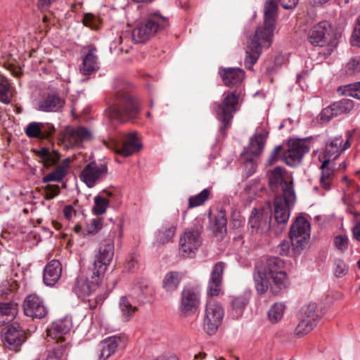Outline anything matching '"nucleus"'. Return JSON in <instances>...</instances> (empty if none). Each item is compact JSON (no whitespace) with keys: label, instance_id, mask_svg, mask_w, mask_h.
Segmentation results:
<instances>
[{"label":"nucleus","instance_id":"obj_1","mask_svg":"<svg viewBox=\"0 0 360 360\" xmlns=\"http://www.w3.org/2000/svg\"><path fill=\"white\" fill-rule=\"evenodd\" d=\"M299 0H267L264 6V26L257 27L255 35L250 39L246 49L245 66L252 70L257 61L262 48H269L275 28L274 23L277 16L278 4L285 9L294 8Z\"/></svg>","mask_w":360,"mask_h":360},{"label":"nucleus","instance_id":"obj_2","mask_svg":"<svg viewBox=\"0 0 360 360\" xmlns=\"http://www.w3.org/2000/svg\"><path fill=\"white\" fill-rule=\"evenodd\" d=\"M220 75L224 84L233 90L225 91L221 103H214L215 112L219 121V131L224 136L231 127L234 113L238 110V104L241 96L243 87V80L245 72L240 68H228L220 70Z\"/></svg>","mask_w":360,"mask_h":360},{"label":"nucleus","instance_id":"obj_3","mask_svg":"<svg viewBox=\"0 0 360 360\" xmlns=\"http://www.w3.org/2000/svg\"><path fill=\"white\" fill-rule=\"evenodd\" d=\"M285 269V262L278 257H268L257 262L253 274L257 292L265 293L271 282L279 289L288 288L290 281Z\"/></svg>","mask_w":360,"mask_h":360},{"label":"nucleus","instance_id":"obj_4","mask_svg":"<svg viewBox=\"0 0 360 360\" xmlns=\"http://www.w3.org/2000/svg\"><path fill=\"white\" fill-rule=\"evenodd\" d=\"M113 256V249H98L88 276L79 275L72 285V290L78 297L85 298L97 289Z\"/></svg>","mask_w":360,"mask_h":360},{"label":"nucleus","instance_id":"obj_5","mask_svg":"<svg viewBox=\"0 0 360 360\" xmlns=\"http://www.w3.org/2000/svg\"><path fill=\"white\" fill-rule=\"evenodd\" d=\"M168 26L167 18L159 11H150L145 20L136 25L131 34L129 32L122 33L119 39L120 49L128 52L127 49H124V44L130 46L132 41L136 43H144Z\"/></svg>","mask_w":360,"mask_h":360},{"label":"nucleus","instance_id":"obj_6","mask_svg":"<svg viewBox=\"0 0 360 360\" xmlns=\"http://www.w3.org/2000/svg\"><path fill=\"white\" fill-rule=\"evenodd\" d=\"M141 110L140 101L131 94L124 92L117 96V101L109 108V117L112 120L127 122L138 118Z\"/></svg>","mask_w":360,"mask_h":360},{"label":"nucleus","instance_id":"obj_7","mask_svg":"<svg viewBox=\"0 0 360 360\" xmlns=\"http://www.w3.org/2000/svg\"><path fill=\"white\" fill-rule=\"evenodd\" d=\"M224 311L221 304L214 298H207L203 326L210 334L214 333L221 324Z\"/></svg>","mask_w":360,"mask_h":360},{"label":"nucleus","instance_id":"obj_8","mask_svg":"<svg viewBox=\"0 0 360 360\" xmlns=\"http://www.w3.org/2000/svg\"><path fill=\"white\" fill-rule=\"evenodd\" d=\"M269 184L271 191H281V196L295 195L292 176L281 167H276L269 172Z\"/></svg>","mask_w":360,"mask_h":360},{"label":"nucleus","instance_id":"obj_9","mask_svg":"<svg viewBox=\"0 0 360 360\" xmlns=\"http://www.w3.org/2000/svg\"><path fill=\"white\" fill-rule=\"evenodd\" d=\"M271 210L268 205L265 207L253 209L249 217L248 224L252 234H266L271 229Z\"/></svg>","mask_w":360,"mask_h":360},{"label":"nucleus","instance_id":"obj_10","mask_svg":"<svg viewBox=\"0 0 360 360\" xmlns=\"http://www.w3.org/2000/svg\"><path fill=\"white\" fill-rule=\"evenodd\" d=\"M108 173L105 163L91 162L82 169L79 179L88 188H93L97 183L103 181Z\"/></svg>","mask_w":360,"mask_h":360},{"label":"nucleus","instance_id":"obj_11","mask_svg":"<svg viewBox=\"0 0 360 360\" xmlns=\"http://www.w3.org/2000/svg\"><path fill=\"white\" fill-rule=\"evenodd\" d=\"M264 143V135L261 133L256 134L250 139L248 147L241 153L240 160L247 167H249L250 175L255 172L254 158L262 153Z\"/></svg>","mask_w":360,"mask_h":360},{"label":"nucleus","instance_id":"obj_12","mask_svg":"<svg viewBox=\"0 0 360 360\" xmlns=\"http://www.w3.org/2000/svg\"><path fill=\"white\" fill-rule=\"evenodd\" d=\"M200 302V290L196 287H185L181 292V316L195 314L199 310Z\"/></svg>","mask_w":360,"mask_h":360},{"label":"nucleus","instance_id":"obj_13","mask_svg":"<svg viewBox=\"0 0 360 360\" xmlns=\"http://www.w3.org/2000/svg\"><path fill=\"white\" fill-rule=\"evenodd\" d=\"M292 248H302L310 238V223L302 216L298 217L289 233Z\"/></svg>","mask_w":360,"mask_h":360},{"label":"nucleus","instance_id":"obj_14","mask_svg":"<svg viewBox=\"0 0 360 360\" xmlns=\"http://www.w3.org/2000/svg\"><path fill=\"white\" fill-rule=\"evenodd\" d=\"M25 339V330L17 322L13 323L3 330L2 342L10 350L18 351Z\"/></svg>","mask_w":360,"mask_h":360},{"label":"nucleus","instance_id":"obj_15","mask_svg":"<svg viewBox=\"0 0 360 360\" xmlns=\"http://www.w3.org/2000/svg\"><path fill=\"white\" fill-rule=\"evenodd\" d=\"M296 195H276L274 202V217L278 224L285 225L290 217V209L295 202Z\"/></svg>","mask_w":360,"mask_h":360},{"label":"nucleus","instance_id":"obj_16","mask_svg":"<svg viewBox=\"0 0 360 360\" xmlns=\"http://www.w3.org/2000/svg\"><path fill=\"white\" fill-rule=\"evenodd\" d=\"M309 151V147L303 140H294L289 142L288 149L283 153L284 162L293 167L299 163L303 156Z\"/></svg>","mask_w":360,"mask_h":360},{"label":"nucleus","instance_id":"obj_17","mask_svg":"<svg viewBox=\"0 0 360 360\" xmlns=\"http://www.w3.org/2000/svg\"><path fill=\"white\" fill-rule=\"evenodd\" d=\"M225 266L223 262H219L214 266L207 283V298H214L221 294Z\"/></svg>","mask_w":360,"mask_h":360},{"label":"nucleus","instance_id":"obj_18","mask_svg":"<svg viewBox=\"0 0 360 360\" xmlns=\"http://www.w3.org/2000/svg\"><path fill=\"white\" fill-rule=\"evenodd\" d=\"M331 27L327 21H322L312 27L308 34L309 42L314 46H324L332 42Z\"/></svg>","mask_w":360,"mask_h":360},{"label":"nucleus","instance_id":"obj_19","mask_svg":"<svg viewBox=\"0 0 360 360\" xmlns=\"http://www.w3.org/2000/svg\"><path fill=\"white\" fill-rule=\"evenodd\" d=\"M22 307L25 315L32 319H42L48 313L43 300L36 295H28L24 300Z\"/></svg>","mask_w":360,"mask_h":360},{"label":"nucleus","instance_id":"obj_20","mask_svg":"<svg viewBox=\"0 0 360 360\" xmlns=\"http://www.w3.org/2000/svg\"><path fill=\"white\" fill-rule=\"evenodd\" d=\"M64 139L72 146H79L82 142L90 141L92 132L83 126L70 127L65 131Z\"/></svg>","mask_w":360,"mask_h":360},{"label":"nucleus","instance_id":"obj_21","mask_svg":"<svg viewBox=\"0 0 360 360\" xmlns=\"http://www.w3.org/2000/svg\"><path fill=\"white\" fill-rule=\"evenodd\" d=\"M65 101L56 93L44 94L38 101L37 110L46 112H56L62 110Z\"/></svg>","mask_w":360,"mask_h":360},{"label":"nucleus","instance_id":"obj_22","mask_svg":"<svg viewBox=\"0 0 360 360\" xmlns=\"http://www.w3.org/2000/svg\"><path fill=\"white\" fill-rule=\"evenodd\" d=\"M86 49L87 52L83 53L82 56V62L79 66V71L84 75H90L99 69V61L94 46H88Z\"/></svg>","mask_w":360,"mask_h":360},{"label":"nucleus","instance_id":"obj_23","mask_svg":"<svg viewBox=\"0 0 360 360\" xmlns=\"http://www.w3.org/2000/svg\"><path fill=\"white\" fill-rule=\"evenodd\" d=\"M203 231V225L201 220H195L192 226L187 228L184 233V243H181V247L184 245L198 248L202 245V233Z\"/></svg>","mask_w":360,"mask_h":360},{"label":"nucleus","instance_id":"obj_24","mask_svg":"<svg viewBox=\"0 0 360 360\" xmlns=\"http://www.w3.org/2000/svg\"><path fill=\"white\" fill-rule=\"evenodd\" d=\"M154 288L146 281H141L135 285L129 293L131 299L140 304H144L155 296Z\"/></svg>","mask_w":360,"mask_h":360},{"label":"nucleus","instance_id":"obj_25","mask_svg":"<svg viewBox=\"0 0 360 360\" xmlns=\"http://www.w3.org/2000/svg\"><path fill=\"white\" fill-rule=\"evenodd\" d=\"M72 326L70 319L65 318L53 322L47 328V336L58 342H64V335H67Z\"/></svg>","mask_w":360,"mask_h":360},{"label":"nucleus","instance_id":"obj_26","mask_svg":"<svg viewBox=\"0 0 360 360\" xmlns=\"http://www.w3.org/2000/svg\"><path fill=\"white\" fill-rule=\"evenodd\" d=\"M62 265L59 260L52 259L45 266L43 281L46 285L53 286L61 277Z\"/></svg>","mask_w":360,"mask_h":360},{"label":"nucleus","instance_id":"obj_27","mask_svg":"<svg viewBox=\"0 0 360 360\" xmlns=\"http://www.w3.org/2000/svg\"><path fill=\"white\" fill-rule=\"evenodd\" d=\"M142 145L136 132H130L127 134L125 140L120 148L115 149V153L123 157H128L141 148Z\"/></svg>","mask_w":360,"mask_h":360},{"label":"nucleus","instance_id":"obj_28","mask_svg":"<svg viewBox=\"0 0 360 360\" xmlns=\"http://www.w3.org/2000/svg\"><path fill=\"white\" fill-rule=\"evenodd\" d=\"M124 340V336H111L101 343L100 354L98 360H107L112 354H114L118 345Z\"/></svg>","mask_w":360,"mask_h":360},{"label":"nucleus","instance_id":"obj_29","mask_svg":"<svg viewBox=\"0 0 360 360\" xmlns=\"http://www.w3.org/2000/svg\"><path fill=\"white\" fill-rule=\"evenodd\" d=\"M130 299H131V297L129 296V294L128 295L122 296L118 303L121 318L124 322L129 321L138 311V307L132 304Z\"/></svg>","mask_w":360,"mask_h":360},{"label":"nucleus","instance_id":"obj_30","mask_svg":"<svg viewBox=\"0 0 360 360\" xmlns=\"http://www.w3.org/2000/svg\"><path fill=\"white\" fill-rule=\"evenodd\" d=\"M70 162V159L69 158L64 159L61 164L58 165L52 172L43 176L42 182L61 181L68 171Z\"/></svg>","mask_w":360,"mask_h":360},{"label":"nucleus","instance_id":"obj_31","mask_svg":"<svg viewBox=\"0 0 360 360\" xmlns=\"http://www.w3.org/2000/svg\"><path fill=\"white\" fill-rule=\"evenodd\" d=\"M17 304L14 302H0V326L13 321L17 314Z\"/></svg>","mask_w":360,"mask_h":360},{"label":"nucleus","instance_id":"obj_32","mask_svg":"<svg viewBox=\"0 0 360 360\" xmlns=\"http://www.w3.org/2000/svg\"><path fill=\"white\" fill-rule=\"evenodd\" d=\"M46 124L43 122H32L29 123L25 133L29 138H45L51 134L45 129Z\"/></svg>","mask_w":360,"mask_h":360},{"label":"nucleus","instance_id":"obj_33","mask_svg":"<svg viewBox=\"0 0 360 360\" xmlns=\"http://www.w3.org/2000/svg\"><path fill=\"white\" fill-rule=\"evenodd\" d=\"M329 160H324L320 167L321 175L320 177V185L326 191L331 188L334 178V171L328 167Z\"/></svg>","mask_w":360,"mask_h":360},{"label":"nucleus","instance_id":"obj_34","mask_svg":"<svg viewBox=\"0 0 360 360\" xmlns=\"http://www.w3.org/2000/svg\"><path fill=\"white\" fill-rule=\"evenodd\" d=\"M37 155L46 167H50L56 165L60 158V154L54 150H51L47 148H42L37 152Z\"/></svg>","mask_w":360,"mask_h":360},{"label":"nucleus","instance_id":"obj_35","mask_svg":"<svg viewBox=\"0 0 360 360\" xmlns=\"http://www.w3.org/2000/svg\"><path fill=\"white\" fill-rule=\"evenodd\" d=\"M180 283V274L178 271H169L165 276L162 281V288L168 292H172L178 289Z\"/></svg>","mask_w":360,"mask_h":360},{"label":"nucleus","instance_id":"obj_36","mask_svg":"<svg viewBox=\"0 0 360 360\" xmlns=\"http://www.w3.org/2000/svg\"><path fill=\"white\" fill-rule=\"evenodd\" d=\"M342 143V139L340 137L335 138L327 143L323 155L324 160H329L330 162L331 159H336L342 153L340 150Z\"/></svg>","mask_w":360,"mask_h":360},{"label":"nucleus","instance_id":"obj_37","mask_svg":"<svg viewBox=\"0 0 360 360\" xmlns=\"http://www.w3.org/2000/svg\"><path fill=\"white\" fill-rule=\"evenodd\" d=\"M227 220L224 212L220 211L215 217L213 233L216 237L221 238L226 233Z\"/></svg>","mask_w":360,"mask_h":360},{"label":"nucleus","instance_id":"obj_38","mask_svg":"<svg viewBox=\"0 0 360 360\" xmlns=\"http://www.w3.org/2000/svg\"><path fill=\"white\" fill-rule=\"evenodd\" d=\"M338 94L341 96H352L360 100V82L340 86L338 89Z\"/></svg>","mask_w":360,"mask_h":360},{"label":"nucleus","instance_id":"obj_39","mask_svg":"<svg viewBox=\"0 0 360 360\" xmlns=\"http://www.w3.org/2000/svg\"><path fill=\"white\" fill-rule=\"evenodd\" d=\"M175 227L173 226H162L156 233V241L158 245H164L169 242L174 235Z\"/></svg>","mask_w":360,"mask_h":360},{"label":"nucleus","instance_id":"obj_40","mask_svg":"<svg viewBox=\"0 0 360 360\" xmlns=\"http://www.w3.org/2000/svg\"><path fill=\"white\" fill-rule=\"evenodd\" d=\"M333 108H334L335 113L337 115L343 114V113H349L354 108V101L351 99L343 98L340 101L334 102L333 104Z\"/></svg>","mask_w":360,"mask_h":360},{"label":"nucleus","instance_id":"obj_41","mask_svg":"<svg viewBox=\"0 0 360 360\" xmlns=\"http://www.w3.org/2000/svg\"><path fill=\"white\" fill-rule=\"evenodd\" d=\"M285 310V305L282 303H275L273 304L268 311V317L269 321L276 323L278 322L283 317Z\"/></svg>","mask_w":360,"mask_h":360},{"label":"nucleus","instance_id":"obj_42","mask_svg":"<svg viewBox=\"0 0 360 360\" xmlns=\"http://www.w3.org/2000/svg\"><path fill=\"white\" fill-rule=\"evenodd\" d=\"M210 193L211 192L209 188H205L198 195L189 198L188 207L193 208L202 205L205 202L208 200Z\"/></svg>","mask_w":360,"mask_h":360},{"label":"nucleus","instance_id":"obj_43","mask_svg":"<svg viewBox=\"0 0 360 360\" xmlns=\"http://www.w3.org/2000/svg\"><path fill=\"white\" fill-rule=\"evenodd\" d=\"M250 296V293L246 292L243 295L235 297L231 302L233 309L240 314L248 303Z\"/></svg>","mask_w":360,"mask_h":360},{"label":"nucleus","instance_id":"obj_44","mask_svg":"<svg viewBox=\"0 0 360 360\" xmlns=\"http://www.w3.org/2000/svg\"><path fill=\"white\" fill-rule=\"evenodd\" d=\"M316 326V323L313 322V321L301 318L300 323L295 328V334L300 337L310 333Z\"/></svg>","mask_w":360,"mask_h":360},{"label":"nucleus","instance_id":"obj_45","mask_svg":"<svg viewBox=\"0 0 360 360\" xmlns=\"http://www.w3.org/2000/svg\"><path fill=\"white\" fill-rule=\"evenodd\" d=\"M12 98L11 87L6 79L0 82V101L8 104Z\"/></svg>","mask_w":360,"mask_h":360},{"label":"nucleus","instance_id":"obj_46","mask_svg":"<svg viewBox=\"0 0 360 360\" xmlns=\"http://www.w3.org/2000/svg\"><path fill=\"white\" fill-rule=\"evenodd\" d=\"M109 205V200L101 195L94 198V205L93 212L96 215H101L105 212Z\"/></svg>","mask_w":360,"mask_h":360},{"label":"nucleus","instance_id":"obj_47","mask_svg":"<svg viewBox=\"0 0 360 360\" xmlns=\"http://www.w3.org/2000/svg\"><path fill=\"white\" fill-rule=\"evenodd\" d=\"M349 272V266L342 259H335L333 265V273L336 278H342Z\"/></svg>","mask_w":360,"mask_h":360},{"label":"nucleus","instance_id":"obj_48","mask_svg":"<svg viewBox=\"0 0 360 360\" xmlns=\"http://www.w3.org/2000/svg\"><path fill=\"white\" fill-rule=\"evenodd\" d=\"M301 316L302 319L313 321L317 324L319 316L316 313V305L314 303H311L304 307Z\"/></svg>","mask_w":360,"mask_h":360},{"label":"nucleus","instance_id":"obj_49","mask_svg":"<svg viewBox=\"0 0 360 360\" xmlns=\"http://www.w3.org/2000/svg\"><path fill=\"white\" fill-rule=\"evenodd\" d=\"M68 344L61 345L50 350L46 360H60V358L67 354Z\"/></svg>","mask_w":360,"mask_h":360},{"label":"nucleus","instance_id":"obj_50","mask_svg":"<svg viewBox=\"0 0 360 360\" xmlns=\"http://www.w3.org/2000/svg\"><path fill=\"white\" fill-rule=\"evenodd\" d=\"M336 116L338 115L335 113L334 108H333V105L331 104L330 106L322 110L318 117V120L320 123L326 124L328 123L333 117Z\"/></svg>","mask_w":360,"mask_h":360},{"label":"nucleus","instance_id":"obj_51","mask_svg":"<svg viewBox=\"0 0 360 360\" xmlns=\"http://www.w3.org/2000/svg\"><path fill=\"white\" fill-rule=\"evenodd\" d=\"M103 220L101 218L93 219L86 226V235L97 233L103 227Z\"/></svg>","mask_w":360,"mask_h":360},{"label":"nucleus","instance_id":"obj_52","mask_svg":"<svg viewBox=\"0 0 360 360\" xmlns=\"http://www.w3.org/2000/svg\"><path fill=\"white\" fill-rule=\"evenodd\" d=\"M60 194L58 185L48 184L44 187V195L46 200H51Z\"/></svg>","mask_w":360,"mask_h":360},{"label":"nucleus","instance_id":"obj_53","mask_svg":"<svg viewBox=\"0 0 360 360\" xmlns=\"http://www.w3.org/2000/svg\"><path fill=\"white\" fill-rule=\"evenodd\" d=\"M351 44L353 46H360V15L358 17L357 24L351 37Z\"/></svg>","mask_w":360,"mask_h":360},{"label":"nucleus","instance_id":"obj_54","mask_svg":"<svg viewBox=\"0 0 360 360\" xmlns=\"http://www.w3.org/2000/svg\"><path fill=\"white\" fill-rule=\"evenodd\" d=\"M282 150L283 148L281 146H277L274 148L268 159V164L269 165L274 164L278 159L282 153Z\"/></svg>","mask_w":360,"mask_h":360},{"label":"nucleus","instance_id":"obj_55","mask_svg":"<svg viewBox=\"0 0 360 360\" xmlns=\"http://www.w3.org/2000/svg\"><path fill=\"white\" fill-rule=\"evenodd\" d=\"M347 72L352 74L360 71V62L356 59H352L347 65Z\"/></svg>","mask_w":360,"mask_h":360},{"label":"nucleus","instance_id":"obj_56","mask_svg":"<svg viewBox=\"0 0 360 360\" xmlns=\"http://www.w3.org/2000/svg\"><path fill=\"white\" fill-rule=\"evenodd\" d=\"M349 239L345 235H340L335 238L334 244L336 248H346L348 246Z\"/></svg>","mask_w":360,"mask_h":360},{"label":"nucleus","instance_id":"obj_57","mask_svg":"<svg viewBox=\"0 0 360 360\" xmlns=\"http://www.w3.org/2000/svg\"><path fill=\"white\" fill-rule=\"evenodd\" d=\"M95 20V17L93 15L86 13L84 15L82 22L86 27H89V28L94 30L96 28Z\"/></svg>","mask_w":360,"mask_h":360},{"label":"nucleus","instance_id":"obj_58","mask_svg":"<svg viewBox=\"0 0 360 360\" xmlns=\"http://www.w3.org/2000/svg\"><path fill=\"white\" fill-rule=\"evenodd\" d=\"M63 214L67 219L71 220L76 215V210L72 205H68L63 208Z\"/></svg>","mask_w":360,"mask_h":360},{"label":"nucleus","instance_id":"obj_59","mask_svg":"<svg viewBox=\"0 0 360 360\" xmlns=\"http://www.w3.org/2000/svg\"><path fill=\"white\" fill-rule=\"evenodd\" d=\"M126 267L129 271H134L138 267V260L136 258V255H132L130 258V260H129L127 262Z\"/></svg>","mask_w":360,"mask_h":360},{"label":"nucleus","instance_id":"obj_60","mask_svg":"<svg viewBox=\"0 0 360 360\" xmlns=\"http://www.w3.org/2000/svg\"><path fill=\"white\" fill-rule=\"evenodd\" d=\"M352 234L354 238L360 241V226H354L352 229Z\"/></svg>","mask_w":360,"mask_h":360},{"label":"nucleus","instance_id":"obj_61","mask_svg":"<svg viewBox=\"0 0 360 360\" xmlns=\"http://www.w3.org/2000/svg\"><path fill=\"white\" fill-rule=\"evenodd\" d=\"M349 212L354 215V226H360V213L352 210Z\"/></svg>","mask_w":360,"mask_h":360},{"label":"nucleus","instance_id":"obj_62","mask_svg":"<svg viewBox=\"0 0 360 360\" xmlns=\"http://www.w3.org/2000/svg\"><path fill=\"white\" fill-rule=\"evenodd\" d=\"M193 250V249H191V248L184 249V254H181V257H194L195 253Z\"/></svg>","mask_w":360,"mask_h":360},{"label":"nucleus","instance_id":"obj_63","mask_svg":"<svg viewBox=\"0 0 360 360\" xmlns=\"http://www.w3.org/2000/svg\"><path fill=\"white\" fill-rule=\"evenodd\" d=\"M74 231L76 233H81L82 235H86V232H82V226L80 224H77L74 227Z\"/></svg>","mask_w":360,"mask_h":360},{"label":"nucleus","instance_id":"obj_64","mask_svg":"<svg viewBox=\"0 0 360 360\" xmlns=\"http://www.w3.org/2000/svg\"><path fill=\"white\" fill-rule=\"evenodd\" d=\"M349 147H350V141H349V139H347V140L345 141V144H344L343 147H341V146H340L341 152H342V151L345 150L346 149H347V148H349Z\"/></svg>","mask_w":360,"mask_h":360}]
</instances>
